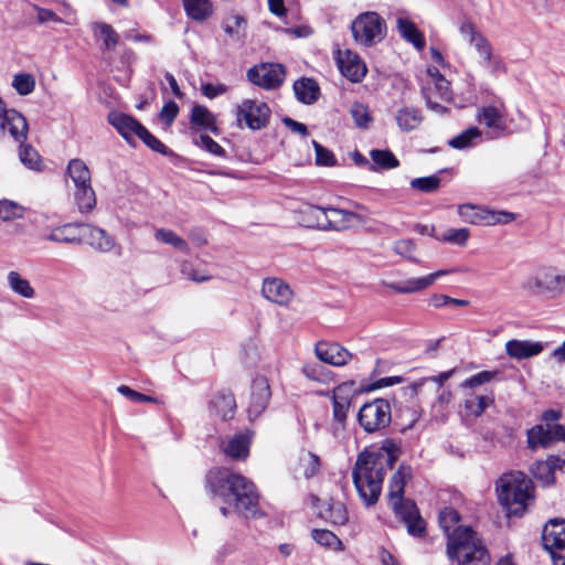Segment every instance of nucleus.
Segmentation results:
<instances>
[{"mask_svg":"<svg viewBox=\"0 0 565 565\" xmlns=\"http://www.w3.org/2000/svg\"><path fill=\"white\" fill-rule=\"evenodd\" d=\"M154 237L157 241H160L164 244L172 245L174 248H177L183 253L189 252L188 243L181 236L177 235L171 230L159 228V230H157Z\"/></svg>","mask_w":565,"mask_h":565,"instance_id":"44","label":"nucleus"},{"mask_svg":"<svg viewBox=\"0 0 565 565\" xmlns=\"http://www.w3.org/2000/svg\"><path fill=\"white\" fill-rule=\"evenodd\" d=\"M74 199L81 213H88L96 205L95 192L88 183L75 186Z\"/></svg>","mask_w":565,"mask_h":565,"instance_id":"35","label":"nucleus"},{"mask_svg":"<svg viewBox=\"0 0 565 565\" xmlns=\"http://www.w3.org/2000/svg\"><path fill=\"white\" fill-rule=\"evenodd\" d=\"M271 396L268 381L264 376L256 377L252 383L250 399L247 408L248 418L254 420L267 407Z\"/></svg>","mask_w":565,"mask_h":565,"instance_id":"16","label":"nucleus"},{"mask_svg":"<svg viewBox=\"0 0 565 565\" xmlns=\"http://www.w3.org/2000/svg\"><path fill=\"white\" fill-rule=\"evenodd\" d=\"M312 539L320 545L330 547L332 550H341L342 542L340 539L329 530H313L311 533Z\"/></svg>","mask_w":565,"mask_h":565,"instance_id":"47","label":"nucleus"},{"mask_svg":"<svg viewBox=\"0 0 565 565\" xmlns=\"http://www.w3.org/2000/svg\"><path fill=\"white\" fill-rule=\"evenodd\" d=\"M302 374L319 383H328L330 380V371L318 362H308L302 366Z\"/></svg>","mask_w":565,"mask_h":565,"instance_id":"43","label":"nucleus"},{"mask_svg":"<svg viewBox=\"0 0 565 565\" xmlns=\"http://www.w3.org/2000/svg\"><path fill=\"white\" fill-rule=\"evenodd\" d=\"M401 454V444L386 438L381 447H366L358 455L352 468V480L366 507L374 505L379 501L384 478Z\"/></svg>","mask_w":565,"mask_h":565,"instance_id":"2","label":"nucleus"},{"mask_svg":"<svg viewBox=\"0 0 565 565\" xmlns=\"http://www.w3.org/2000/svg\"><path fill=\"white\" fill-rule=\"evenodd\" d=\"M7 282L9 288L15 295H19L26 299H32L35 296V290L31 286L30 281L23 278L18 271L11 270L8 273Z\"/></svg>","mask_w":565,"mask_h":565,"instance_id":"36","label":"nucleus"},{"mask_svg":"<svg viewBox=\"0 0 565 565\" xmlns=\"http://www.w3.org/2000/svg\"><path fill=\"white\" fill-rule=\"evenodd\" d=\"M210 407L223 420L232 418L236 411V401L228 390H220L210 402Z\"/></svg>","mask_w":565,"mask_h":565,"instance_id":"23","label":"nucleus"},{"mask_svg":"<svg viewBox=\"0 0 565 565\" xmlns=\"http://www.w3.org/2000/svg\"><path fill=\"white\" fill-rule=\"evenodd\" d=\"M25 213V207L15 201L8 199L0 200V220L10 222L22 218Z\"/></svg>","mask_w":565,"mask_h":565,"instance_id":"41","label":"nucleus"},{"mask_svg":"<svg viewBox=\"0 0 565 565\" xmlns=\"http://www.w3.org/2000/svg\"><path fill=\"white\" fill-rule=\"evenodd\" d=\"M478 119L480 121H483L486 126L489 128H498L501 125L502 115L495 107L489 106L483 107L478 113Z\"/></svg>","mask_w":565,"mask_h":565,"instance_id":"54","label":"nucleus"},{"mask_svg":"<svg viewBox=\"0 0 565 565\" xmlns=\"http://www.w3.org/2000/svg\"><path fill=\"white\" fill-rule=\"evenodd\" d=\"M82 242L90 245L98 252L107 253L113 249L115 242L105 230L87 224H81Z\"/></svg>","mask_w":565,"mask_h":565,"instance_id":"20","label":"nucleus"},{"mask_svg":"<svg viewBox=\"0 0 565 565\" xmlns=\"http://www.w3.org/2000/svg\"><path fill=\"white\" fill-rule=\"evenodd\" d=\"M117 391L119 394L135 403H159L157 397L139 393L127 385H119Z\"/></svg>","mask_w":565,"mask_h":565,"instance_id":"57","label":"nucleus"},{"mask_svg":"<svg viewBox=\"0 0 565 565\" xmlns=\"http://www.w3.org/2000/svg\"><path fill=\"white\" fill-rule=\"evenodd\" d=\"M205 489L220 503V512L224 518H228L231 513L246 520L266 515L255 483L241 473L224 467L213 468L205 476Z\"/></svg>","mask_w":565,"mask_h":565,"instance_id":"1","label":"nucleus"},{"mask_svg":"<svg viewBox=\"0 0 565 565\" xmlns=\"http://www.w3.org/2000/svg\"><path fill=\"white\" fill-rule=\"evenodd\" d=\"M315 353L321 362L333 366H343L353 359V354L337 342L319 341Z\"/></svg>","mask_w":565,"mask_h":565,"instance_id":"15","label":"nucleus"},{"mask_svg":"<svg viewBox=\"0 0 565 565\" xmlns=\"http://www.w3.org/2000/svg\"><path fill=\"white\" fill-rule=\"evenodd\" d=\"M471 45L476 49L479 55L482 57V63L486 66L491 64L492 57V47L489 41L480 33L477 38H475L473 42H470Z\"/></svg>","mask_w":565,"mask_h":565,"instance_id":"56","label":"nucleus"},{"mask_svg":"<svg viewBox=\"0 0 565 565\" xmlns=\"http://www.w3.org/2000/svg\"><path fill=\"white\" fill-rule=\"evenodd\" d=\"M334 60L341 74L353 83L361 82L366 74V66L356 53L350 50H337Z\"/></svg>","mask_w":565,"mask_h":565,"instance_id":"13","label":"nucleus"},{"mask_svg":"<svg viewBox=\"0 0 565 565\" xmlns=\"http://www.w3.org/2000/svg\"><path fill=\"white\" fill-rule=\"evenodd\" d=\"M370 157L372 160L370 171L391 170L399 166L398 159L388 149H372Z\"/></svg>","mask_w":565,"mask_h":565,"instance_id":"32","label":"nucleus"},{"mask_svg":"<svg viewBox=\"0 0 565 565\" xmlns=\"http://www.w3.org/2000/svg\"><path fill=\"white\" fill-rule=\"evenodd\" d=\"M262 295L270 302L278 306H288L294 292L290 286L280 278H265L262 286Z\"/></svg>","mask_w":565,"mask_h":565,"instance_id":"17","label":"nucleus"},{"mask_svg":"<svg viewBox=\"0 0 565 565\" xmlns=\"http://www.w3.org/2000/svg\"><path fill=\"white\" fill-rule=\"evenodd\" d=\"M90 30L94 38L103 42V51H114L118 45L120 36L110 24L96 21L92 23Z\"/></svg>","mask_w":565,"mask_h":565,"instance_id":"25","label":"nucleus"},{"mask_svg":"<svg viewBox=\"0 0 565 565\" xmlns=\"http://www.w3.org/2000/svg\"><path fill=\"white\" fill-rule=\"evenodd\" d=\"M447 555L458 565H489L490 554L471 526H457L448 534Z\"/></svg>","mask_w":565,"mask_h":565,"instance_id":"4","label":"nucleus"},{"mask_svg":"<svg viewBox=\"0 0 565 565\" xmlns=\"http://www.w3.org/2000/svg\"><path fill=\"white\" fill-rule=\"evenodd\" d=\"M139 139L152 151L170 156L172 151L157 137H154L146 127L142 128Z\"/></svg>","mask_w":565,"mask_h":565,"instance_id":"50","label":"nucleus"},{"mask_svg":"<svg viewBox=\"0 0 565 565\" xmlns=\"http://www.w3.org/2000/svg\"><path fill=\"white\" fill-rule=\"evenodd\" d=\"M179 114V106L173 100H170L163 105L160 111V119L170 126Z\"/></svg>","mask_w":565,"mask_h":565,"instance_id":"64","label":"nucleus"},{"mask_svg":"<svg viewBox=\"0 0 565 565\" xmlns=\"http://www.w3.org/2000/svg\"><path fill=\"white\" fill-rule=\"evenodd\" d=\"M270 109L266 103L244 99L236 110L238 122L244 121L252 130H260L269 124Z\"/></svg>","mask_w":565,"mask_h":565,"instance_id":"10","label":"nucleus"},{"mask_svg":"<svg viewBox=\"0 0 565 565\" xmlns=\"http://www.w3.org/2000/svg\"><path fill=\"white\" fill-rule=\"evenodd\" d=\"M250 440L248 430L234 435L224 447L225 455L236 460L245 459L249 454Z\"/></svg>","mask_w":565,"mask_h":565,"instance_id":"26","label":"nucleus"},{"mask_svg":"<svg viewBox=\"0 0 565 565\" xmlns=\"http://www.w3.org/2000/svg\"><path fill=\"white\" fill-rule=\"evenodd\" d=\"M451 271L452 270L440 269L424 277L409 278L404 281L384 282V285L397 294L418 292L431 286L437 278Z\"/></svg>","mask_w":565,"mask_h":565,"instance_id":"18","label":"nucleus"},{"mask_svg":"<svg viewBox=\"0 0 565 565\" xmlns=\"http://www.w3.org/2000/svg\"><path fill=\"white\" fill-rule=\"evenodd\" d=\"M500 503L508 513L521 516L526 510V503L532 498V481L523 472L504 475L497 484Z\"/></svg>","mask_w":565,"mask_h":565,"instance_id":"5","label":"nucleus"},{"mask_svg":"<svg viewBox=\"0 0 565 565\" xmlns=\"http://www.w3.org/2000/svg\"><path fill=\"white\" fill-rule=\"evenodd\" d=\"M108 122L118 131V134L129 145H132L134 136L138 138L140 137V132L145 127L132 116L116 111H111L108 114Z\"/></svg>","mask_w":565,"mask_h":565,"instance_id":"19","label":"nucleus"},{"mask_svg":"<svg viewBox=\"0 0 565 565\" xmlns=\"http://www.w3.org/2000/svg\"><path fill=\"white\" fill-rule=\"evenodd\" d=\"M391 405L384 398L365 403L358 413V422L367 434L376 433L391 423Z\"/></svg>","mask_w":565,"mask_h":565,"instance_id":"7","label":"nucleus"},{"mask_svg":"<svg viewBox=\"0 0 565 565\" xmlns=\"http://www.w3.org/2000/svg\"><path fill=\"white\" fill-rule=\"evenodd\" d=\"M413 478V469L407 463H401L388 482L387 503L395 518L407 527V533L422 537L426 532V522L419 509L412 499L405 498V486Z\"/></svg>","mask_w":565,"mask_h":565,"instance_id":"3","label":"nucleus"},{"mask_svg":"<svg viewBox=\"0 0 565 565\" xmlns=\"http://www.w3.org/2000/svg\"><path fill=\"white\" fill-rule=\"evenodd\" d=\"M308 215L312 218V222L309 224V226L323 231H330L329 225L326 224L327 221H329L327 207L309 206Z\"/></svg>","mask_w":565,"mask_h":565,"instance_id":"52","label":"nucleus"},{"mask_svg":"<svg viewBox=\"0 0 565 565\" xmlns=\"http://www.w3.org/2000/svg\"><path fill=\"white\" fill-rule=\"evenodd\" d=\"M194 143L216 157L224 158L226 156L225 149L207 135H200L194 139Z\"/></svg>","mask_w":565,"mask_h":565,"instance_id":"55","label":"nucleus"},{"mask_svg":"<svg viewBox=\"0 0 565 565\" xmlns=\"http://www.w3.org/2000/svg\"><path fill=\"white\" fill-rule=\"evenodd\" d=\"M222 29L232 40L243 41L246 38L247 20L242 14L231 13L223 19Z\"/></svg>","mask_w":565,"mask_h":565,"instance_id":"29","label":"nucleus"},{"mask_svg":"<svg viewBox=\"0 0 565 565\" xmlns=\"http://www.w3.org/2000/svg\"><path fill=\"white\" fill-rule=\"evenodd\" d=\"M440 178L436 174L423 178H415L411 180V186L414 190H418L423 193H434L440 185Z\"/></svg>","mask_w":565,"mask_h":565,"instance_id":"49","label":"nucleus"},{"mask_svg":"<svg viewBox=\"0 0 565 565\" xmlns=\"http://www.w3.org/2000/svg\"><path fill=\"white\" fill-rule=\"evenodd\" d=\"M12 86L22 96L31 94L35 88V81L31 74L21 73L14 76Z\"/></svg>","mask_w":565,"mask_h":565,"instance_id":"51","label":"nucleus"},{"mask_svg":"<svg viewBox=\"0 0 565 565\" xmlns=\"http://www.w3.org/2000/svg\"><path fill=\"white\" fill-rule=\"evenodd\" d=\"M430 305L434 306L435 308H441V307H445L448 305H454L457 307H466L469 305V301L465 300V299L451 298L446 295H434L430 299Z\"/></svg>","mask_w":565,"mask_h":565,"instance_id":"63","label":"nucleus"},{"mask_svg":"<svg viewBox=\"0 0 565 565\" xmlns=\"http://www.w3.org/2000/svg\"><path fill=\"white\" fill-rule=\"evenodd\" d=\"M422 93L428 109L439 115L448 111V108L443 104L452 102V92L450 90L449 81L445 77H439L433 87H423Z\"/></svg>","mask_w":565,"mask_h":565,"instance_id":"12","label":"nucleus"},{"mask_svg":"<svg viewBox=\"0 0 565 565\" xmlns=\"http://www.w3.org/2000/svg\"><path fill=\"white\" fill-rule=\"evenodd\" d=\"M548 428L543 424H539L530 428L526 433L527 446L535 450L540 447L547 448L551 445Z\"/></svg>","mask_w":565,"mask_h":565,"instance_id":"39","label":"nucleus"},{"mask_svg":"<svg viewBox=\"0 0 565 565\" xmlns=\"http://www.w3.org/2000/svg\"><path fill=\"white\" fill-rule=\"evenodd\" d=\"M183 9L188 18L195 22H204L213 14L211 0H182Z\"/></svg>","mask_w":565,"mask_h":565,"instance_id":"27","label":"nucleus"},{"mask_svg":"<svg viewBox=\"0 0 565 565\" xmlns=\"http://www.w3.org/2000/svg\"><path fill=\"white\" fill-rule=\"evenodd\" d=\"M21 163L30 170L41 171L42 161L39 152L30 145H21L19 149Z\"/></svg>","mask_w":565,"mask_h":565,"instance_id":"42","label":"nucleus"},{"mask_svg":"<svg viewBox=\"0 0 565 565\" xmlns=\"http://www.w3.org/2000/svg\"><path fill=\"white\" fill-rule=\"evenodd\" d=\"M396 26L399 35L412 43L417 50L425 47L426 41L424 34L417 29L415 23L407 18L399 17L396 20Z\"/></svg>","mask_w":565,"mask_h":565,"instance_id":"28","label":"nucleus"},{"mask_svg":"<svg viewBox=\"0 0 565 565\" xmlns=\"http://www.w3.org/2000/svg\"><path fill=\"white\" fill-rule=\"evenodd\" d=\"M459 520V513L452 508H445L444 510L440 511L439 524L443 527V530L447 533V535L450 534V527L457 524Z\"/></svg>","mask_w":565,"mask_h":565,"instance_id":"61","label":"nucleus"},{"mask_svg":"<svg viewBox=\"0 0 565 565\" xmlns=\"http://www.w3.org/2000/svg\"><path fill=\"white\" fill-rule=\"evenodd\" d=\"M542 544L554 559L563 557V553H565V519H553L544 525Z\"/></svg>","mask_w":565,"mask_h":565,"instance_id":"11","label":"nucleus"},{"mask_svg":"<svg viewBox=\"0 0 565 565\" xmlns=\"http://www.w3.org/2000/svg\"><path fill=\"white\" fill-rule=\"evenodd\" d=\"M320 516L333 525H344L349 520L347 508L340 501L328 503L320 510Z\"/></svg>","mask_w":565,"mask_h":565,"instance_id":"34","label":"nucleus"},{"mask_svg":"<svg viewBox=\"0 0 565 565\" xmlns=\"http://www.w3.org/2000/svg\"><path fill=\"white\" fill-rule=\"evenodd\" d=\"M481 132L477 127H470L458 136L451 138L448 141V145L454 149H465L472 146V140L479 138Z\"/></svg>","mask_w":565,"mask_h":565,"instance_id":"46","label":"nucleus"},{"mask_svg":"<svg viewBox=\"0 0 565 565\" xmlns=\"http://www.w3.org/2000/svg\"><path fill=\"white\" fill-rule=\"evenodd\" d=\"M470 231L468 228H448L441 236L437 237L438 241L450 243L458 246H465L469 239Z\"/></svg>","mask_w":565,"mask_h":565,"instance_id":"48","label":"nucleus"},{"mask_svg":"<svg viewBox=\"0 0 565 565\" xmlns=\"http://www.w3.org/2000/svg\"><path fill=\"white\" fill-rule=\"evenodd\" d=\"M328 217L326 224L329 225L330 230L341 231L347 228L353 220L358 218V215L353 212L345 211L342 209L327 207Z\"/></svg>","mask_w":565,"mask_h":565,"instance_id":"37","label":"nucleus"},{"mask_svg":"<svg viewBox=\"0 0 565 565\" xmlns=\"http://www.w3.org/2000/svg\"><path fill=\"white\" fill-rule=\"evenodd\" d=\"M292 88L297 100L305 105H312L320 97V87L317 81L310 77L297 79Z\"/></svg>","mask_w":565,"mask_h":565,"instance_id":"24","label":"nucleus"},{"mask_svg":"<svg viewBox=\"0 0 565 565\" xmlns=\"http://www.w3.org/2000/svg\"><path fill=\"white\" fill-rule=\"evenodd\" d=\"M395 120L402 131L409 132L422 124L423 116L415 107H403L397 110Z\"/></svg>","mask_w":565,"mask_h":565,"instance_id":"31","label":"nucleus"},{"mask_svg":"<svg viewBox=\"0 0 565 565\" xmlns=\"http://www.w3.org/2000/svg\"><path fill=\"white\" fill-rule=\"evenodd\" d=\"M316 151V163L318 166L333 167L337 163L335 157L329 149L324 148L318 141H312Z\"/></svg>","mask_w":565,"mask_h":565,"instance_id":"58","label":"nucleus"},{"mask_svg":"<svg viewBox=\"0 0 565 565\" xmlns=\"http://www.w3.org/2000/svg\"><path fill=\"white\" fill-rule=\"evenodd\" d=\"M350 115L354 120L356 127L361 129H367L370 124L373 121V117L369 110V107L362 103H354L350 108Z\"/></svg>","mask_w":565,"mask_h":565,"instance_id":"45","label":"nucleus"},{"mask_svg":"<svg viewBox=\"0 0 565 565\" xmlns=\"http://www.w3.org/2000/svg\"><path fill=\"white\" fill-rule=\"evenodd\" d=\"M191 128L195 131L205 130L218 134V127L214 114L203 105H194L190 115Z\"/></svg>","mask_w":565,"mask_h":565,"instance_id":"22","label":"nucleus"},{"mask_svg":"<svg viewBox=\"0 0 565 565\" xmlns=\"http://www.w3.org/2000/svg\"><path fill=\"white\" fill-rule=\"evenodd\" d=\"M0 131H8L11 137L22 142L26 139V119L14 109H7L4 102L0 98Z\"/></svg>","mask_w":565,"mask_h":565,"instance_id":"14","label":"nucleus"},{"mask_svg":"<svg viewBox=\"0 0 565 565\" xmlns=\"http://www.w3.org/2000/svg\"><path fill=\"white\" fill-rule=\"evenodd\" d=\"M67 174L74 182V185L90 184V171L85 162L81 159H72L67 164Z\"/></svg>","mask_w":565,"mask_h":565,"instance_id":"40","label":"nucleus"},{"mask_svg":"<svg viewBox=\"0 0 565 565\" xmlns=\"http://www.w3.org/2000/svg\"><path fill=\"white\" fill-rule=\"evenodd\" d=\"M489 210L472 204H461L458 206V214L463 222L473 225H486Z\"/></svg>","mask_w":565,"mask_h":565,"instance_id":"38","label":"nucleus"},{"mask_svg":"<svg viewBox=\"0 0 565 565\" xmlns=\"http://www.w3.org/2000/svg\"><path fill=\"white\" fill-rule=\"evenodd\" d=\"M351 32L358 44L370 47L385 38L386 23L379 13L369 11L352 21Z\"/></svg>","mask_w":565,"mask_h":565,"instance_id":"6","label":"nucleus"},{"mask_svg":"<svg viewBox=\"0 0 565 565\" xmlns=\"http://www.w3.org/2000/svg\"><path fill=\"white\" fill-rule=\"evenodd\" d=\"M544 347L539 341L512 339L505 343L507 354L515 360H524L539 355Z\"/></svg>","mask_w":565,"mask_h":565,"instance_id":"21","label":"nucleus"},{"mask_svg":"<svg viewBox=\"0 0 565 565\" xmlns=\"http://www.w3.org/2000/svg\"><path fill=\"white\" fill-rule=\"evenodd\" d=\"M522 288L533 294L548 292L558 296L565 292V274H559L553 267H543L527 277L523 281Z\"/></svg>","mask_w":565,"mask_h":565,"instance_id":"8","label":"nucleus"},{"mask_svg":"<svg viewBox=\"0 0 565 565\" xmlns=\"http://www.w3.org/2000/svg\"><path fill=\"white\" fill-rule=\"evenodd\" d=\"M354 382H344L338 385L332 393V399H337L343 403H351L353 396Z\"/></svg>","mask_w":565,"mask_h":565,"instance_id":"62","label":"nucleus"},{"mask_svg":"<svg viewBox=\"0 0 565 565\" xmlns=\"http://www.w3.org/2000/svg\"><path fill=\"white\" fill-rule=\"evenodd\" d=\"M247 79L264 89L280 87L285 81L286 68L279 63H260L250 67L246 73Z\"/></svg>","mask_w":565,"mask_h":565,"instance_id":"9","label":"nucleus"},{"mask_svg":"<svg viewBox=\"0 0 565 565\" xmlns=\"http://www.w3.org/2000/svg\"><path fill=\"white\" fill-rule=\"evenodd\" d=\"M393 250L412 263H419L415 257L416 244L413 239H399L395 242Z\"/></svg>","mask_w":565,"mask_h":565,"instance_id":"53","label":"nucleus"},{"mask_svg":"<svg viewBox=\"0 0 565 565\" xmlns=\"http://www.w3.org/2000/svg\"><path fill=\"white\" fill-rule=\"evenodd\" d=\"M493 403H494V396L492 393L486 394V395L470 393L466 396L463 406H465L466 412L469 415L479 417Z\"/></svg>","mask_w":565,"mask_h":565,"instance_id":"33","label":"nucleus"},{"mask_svg":"<svg viewBox=\"0 0 565 565\" xmlns=\"http://www.w3.org/2000/svg\"><path fill=\"white\" fill-rule=\"evenodd\" d=\"M79 228L81 224L77 223L64 224L62 226L53 228L46 238L55 243L79 244L82 243Z\"/></svg>","mask_w":565,"mask_h":565,"instance_id":"30","label":"nucleus"},{"mask_svg":"<svg viewBox=\"0 0 565 565\" xmlns=\"http://www.w3.org/2000/svg\"><path fill=\"white\" fill-rule=\"evenodd\" d=\"M495 375H497V372L481 371V372L468 377L467 380H465L460 384V386L462 388H473V387H477L479 385L490 382L491 380L494 379Z\"/></svg>","mask_w":565,"mask_h":565,"instance_id":"60","label":"nucleus"},{"mask_svg":"<svg viewBox=\"0 0 565 565\" xmlns=\"http://www.w3.org/2000/svg\"><path fill=\"white\" fill-rule=\"evenodd\" d=\"M532 471L534 477L541 480L544 484H551L555 480L554 472L546 460L536 462Z\"/></svg>","mask_w":565,"mask_h":565,"instance_id":"59","label":"nucleus"}]
</instances>
